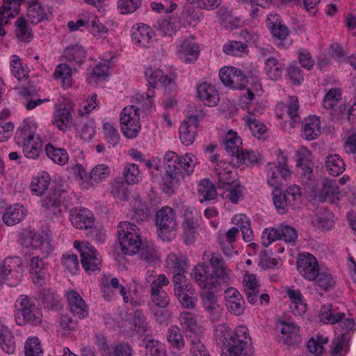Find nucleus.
Listing matches in <instances>:
<instances>
[{
	"mask_svg": "<svg viewBox=\"0 0 356 356\" xmlns=\"http://www.w3.org/2000/svg\"><path fill=\"white\" fill-rule=\"evenodd\" d=\"M87 29L97 39L104 38L108 33V29L100 22L96 16L88 17Z\"/></svg>",
	"mask_w": 356,
	"mask_h": 356,
	"instance_id": "55",
	"label": "nucleus"
},
{
	"mask_svg": "<svg viewBox=\"0 0 356 356\" xmlns=\"http://www.w3.org/2000/svg\"><path fill=\"white\" fill-rule=\"evenodd\" d=\"M111 174V168L106 164H98L95 165L89 174L86 183V189L96 186L104 181Z\"/></svg>",
	"mask_w": 356,
	"mask_h": 356,
	"instance_id": "33",
	"label": "nucleus"
},
{
	"mask_svg": "<svg viewBox=\"0 0 356 356\" xmlns=\"http://www.w3.org/2000/svg\"><path fill=\"white\" fill-rule=\"evenodd\" d=\"M284 67L277 58L269 57L265 60L264 72L268 79L277 81L282 78Z\"/></svg>",
	"mask_w": 356,
	"mask_h": 356,
	"instance_id": "36",
	"label": "nucleus"
},
{
	"mask_svg": "<svg viewBox=\"0 0 356 356\" xmlns=\"http://www.w3.org/2000/svg\"><path fill=\"white\" fill-rule=\"evenodd\" d=\"M70 311L74 316L79 318H84L88 316V307L81 295L74 290L69 291L66 293Z\"/></svg>",
	"mask_w": 356,
	"mask_h": 356,
	"instance_id": "30",
	"label": "nucleus"
},
{
	"mask_svg": "<svg viewBox=\"0 0 356 356\" xmlns=\"http://www.w3.org/2000/svg\"><path fill=\"white\" fill-rule=\"evenodd\" d=\"M200 47L193 38L183 40L179 46L177 55L184 63H189L196 61L200 55Z\"/></svg>",
	"mask_w": 356,
	"mask_h": 356,
	"instance_id": "20",
	"label": "nucleus"
},
{
	"mask_svg": "<svg viewBox=\"0 0 356 356\" xmlns=\"http://www.w3.org/2000/svg\"><path fill=\"white\" fill-rule=\"evenodd\" d=\"M22 148L24 155L29 159H37L42 151L41 138L17 143Z\"/></svg>",
	"mask_w": 356,
	"mask_h": 356,
	"instance_id": "37",
	"label": "nucleus"
},
{
	"mask_svg": "<svg viewBox=\"0 0 356 356\" xmlns=\"http://www.w3.org/2000/svg\"><path fill=\"white\" fill-rule=\"evenodd\" d=\"M180 156L173 151H168L163 157L165 172L170 177H177L180 174Z\"/></svg>",
	"mask_w": 356,
	"mask_h": 356,
	"instance_id": "38",
	"label": "nucleus"
},
{
	"mask_svg": "<svg viewBox=\"0 0 356 356\" xmlns=\"http://www.w3.org/2000/svg\"><path fill=\"white\" fill-rule=\"evenodd\" d=\"M204 310L212 323L221 320L224 312L223 307L218 303L217 296L212 292H204L201 295Z\"/></svg>",
	"mask_w": 356,
	"mask_h": 356,
	"instance_id": "16",
	"label": "nucleus"
},
{
	"mask_svg": "<svg viewBox=\"0 0 356 356\" xmlns=\"http://www.w3.org/2000/svg\"><path fill=\"white\" fill-rule=\"evenodd\" d=\"M157 234L163 241H171L177 235L178 223L172 208L165 206L156 213Z\"/></svg>",
	"mask_w": 356,
	"mask_h": 356,
	"instance_id": "4",
	"label": "nucleus"
},
{
	"mask_svg": "<svg viewBox=\"0 0 356 356\" xmlns=\"http://www.w3.org/2000/svg\"><path fill=\"white\" fill-rule=\"evenodd\" d=\"M27 215L26 208L19 204L8 207L2 216L3 222L8 226H13L22 221Z\"/></svg>",
	"mask_w": 356,
	"mask_h": 356,
	"instance_id": "29",
	"label": "nucleus"
},
{
	"mask_svg": "<svg viewBox=\"0 0 356 356\" xmlns=\"http://www.w3.org/2000/svg\"><path fill=\"white\" fill-rule=\"evenodd\" d=\"M178 321L185 332L199 334L203 332L202 326L198 322L197 316L193 313L186 311L181 312L178 317Z\"/></svg>",
	"mask_w": 356,
	"mask_h": 356,
	"instance_id": "31",
	"label": "nucleus"
},
{
	"mask_svg": "<svg viewBox=\"0 0 356 356\" xmlns=\"http://www.w3.org/2000/svg\"><path fill=\"white\" fill-rule=\"evenodd\" d=\"M20 95L23 98L22 104L27 110H32L37 106L49 101V99H33L35 95L27 88H22L20 91Z\"/></svg>",
	"mask_w": 356,
	"mask_h": 356,
	"instance_id": "57",
	"label": "nucleus"
},
{
	"mask_svg": "<svg viewBox=\"0 0 356 356\" xmlns=\"http://www.w3.org/2000/svg\"><path fill=\"white\" fill-rule=\"evenodd\" d=\"M325 168L332 176H339L346 169L343 159L337 154L328 155L325 161Z\"/></svg>",
	"mask_w": 356,
	"mask_h": 356,
	"instance_id": "41",
	"label": "nucleus"
},
{
	"mask_svg": "<svg viewBox=\"0 0 356 356\" xmlns=\"http://www.w3.org/2000/svg\"><path fill=\"white\" fill-rule=\"evenodd\" d=\"M232 222L240 228L243 234V238L245 242L251 241L253 239V232L250 227V220L245 214H236L232 218Z\"/></svg>",
	"mask_w": 356,
	"mask_h": 356,
	"instance_id": "42",
	"label": "nucleus"
},
{
	"mask_svg": "<svg viewBox=\"0 0 356 356\" xmlns=\"http://www.w3.org/2000/svg\"><path fill=\"white\" fill-rule=\"evenodd\" d=\"M299 102L298 97L296 96H291L288 98L287 102H280L276 105L275 113L277 116L282 119L285 115L291 120L293 127H295V123L299 122L300 117L298 114Z\"/></svg>",
	"mask_w": 356,
	"mask_h": 356,
	"instance_id": "19",
	"label": "nucleus"
},
{
	"mask_svg": "<svg viewBox=\"0 0 356 356\" xmlns=\"http://www.w3.org/2000/svg\"><path fill=\"white\" fill-rule=\"evenodd\" d=\"M26 15L31 23L37 24L44 18V13L38 2L32 1L29 5Z\"/></svg>",
	"mask_w": 356,
	"mask_h": 356,
	"instance_id": "58",
	"label": "nucleus"
},
{
	"mask_svg": "<svg viewBox=\"0 0 356 356\" xmlns=\"http://www.w3.org/2000/svg\"><path fill=\"white\" fill-rule=\"evenodd\" d=\"M212 272L209 273V266L204 264L196 265L192 276L195 282L204 289H217L225 286L232 282V270L226 266L222 257L212 253L209 259Z\"/></svg>",
	"mask_w": 356,
	"mask_h": 356,
	"instance_id": "2",
	"label": "nucleus"
},
{
	"mask_svg": "<svg viewBox=\"0 0 356 356\" xmlns=\"http://www.w3.org/2000/svg\"><path fill=\"white\" fill-rule=\"evenodd\" d=\"M26 356H42L43 350L37 337H30L25 342Z\"/></svg>",
	"mask_w": 356,
	"mask_h": 356,
	"instance_id": "64",
	"label": "nucleus"
},
{
	"mask_svg": "<svg viewBox=\"0 0 356 356\" xmlns=\"http://www.w3.org/2000/svg\"><path fill=\"white\" fill-rule=\"evenodd\" d=\"M104 139L112 146H115L120 141V136L113 122L109 119L102 120Z\"/></svg>",
	"mask_w": 356,
	"mask_h": 356,
	"instance_id": "48",
	"label": "nucleus"
},
{
	"mask_svg": "<svg viewBox=\"0 0 356 356\" xmlns=\"http://www.w3.org/2000/svg\"><path fill=\"white\" fill-rule=\"evenodd\" d=\"M24 0H4L0 8V35H6L5 29L1 26L3 21L14 17L19 11V6Z\"/></svg>",
	"mask_w": 356,
	"mask_h": 356,
	"instance_id": "32",
	"label": "nucleus"
},
{
	"mask_svg": "<svg viewBox=\"0 0 356 356\" xmlns=\"http://www.w3.org/2000/svg\"><path fill=\"white\" fill-rule=\"evenodd\" d=\"M197 159L192 153H186L180 156V174L189 175L194 171Z\"/></svg>",
	"mask_w": 356,
	"mask_h": 356,
	"instance_id": "60",
	"label": "nucleus"
},
{
	"mask_svg": "<svg viewBox=\"0 0 356 356\" xmlns=\"http://www.w3.org/2000/svg\"><path fill=\"white\" fill-rule=\"evenodd\" d=\"M197 192L199 195L202 197L201 202L213 200L217 196L216 190L212 182L209 179L200 181L198 184Z\"/></svg>",
	"mask_w": 356,
	"mask_h": 356,
	"instance_id": "54",
	"label": "nucleus"
},
{
	"mask_svg": "<svg viewBox=\"0 0 356 356\" xmlns=\"http://www.w3.org/2000/svg\"><path fill=\"white\" fill-rule=\"evenodd\" d=\"M30 274L34 284L42 286L49 277V266L42 259L33 257L29 261Z\"/></svg>",
	"mask_w": 356,
	"mask_h": 356,
	"instance_id": "22",
	"label": "nucleus"
},
{
	"mask_svg": "<svg viewBox=\"0 0 356 356\" xmlns=\"http://www.w3.org/2000/svg\"><path fill=\"white\" fill-rule=\"evenodd\" d=\"M220 189L224 190L222 193V197L235 204L243 199L245 193V188L236 181Z\"/></svg>",
	"mask_w": 356,
	"mask_h": 356,
	"instance_id": "35",
	"label": "nucleus"
},
{
	"mask_svg": "<svg viewBox=\"0 0 356 356\" xmlns=\"http://www.w3.org/2000/svg\"><path fill=\"white\" fill-rule=\"evenodd\" d=\"M61 194L56 191H49L41 200V212L49 218L60 216L63 212Z\"/></svg>",
	"mask_w": 356,
	"mask_h": 356,
	"instance_id": "13",
	"label": "nucleus"
},
{
	"mask_svg": "<svg viewBox=\"0 0 356 356\" xmlns=\"http://www.w3.org/2000/svg\"><path fill=\"white\" fill-rule=\"evenodd\" d=\"M201 220V214L195 209L187 207L184 209L182 229L184 242L187 245L193 244L195 241Z\"/></svg>",
	"mask_w": 356,
	"mask_h": 356,
	"instance_id": "12",
	"label": "nucleus"
},
{
	"mask_svg": "<svg viewBox=\"0 0 356 356\" xmlns=\"http://www.w3.org/2000/svg\"><path fill=\"white\" fill-rule=\"evenodd\" d=\"M276 163H268L266 166L267 182L270 186L277 188L282 183L291 175V171L288 165V157L280 149L276 152Z\"/></svg>",
	"mask_w": 356,
	"mask_h": 356,
	"instance_id": "6",
	"label": "nucleus"
},
{
	"mask_svg": "<svg viewBox=\"0 0 356 356\" xmlns=\"http://www.w3.org/2000/svg\"><path fill=\"white\" fill-rule=\"evenodd\" d=\"M100 289L104 298L107 300H111L114 296V290L118 289L124 302H130L132 305L138 304L137 301L129 298L124 287L120 284L116 277L111 278L108 275H104L101 280Z\"/></svg>",
	"mask_w": 356,
	"mask_h": 356,
	"instance_id": "15",
	"label": "nucleus"
},
{
	"mask_svg": "<svg viewBox=\"0 0 356 356\" xmlns=\"http://www.w3.org/2000/svg\"><path fill=\"white\" fill-rule=\"evenodd\" d=\"M211 163L212 177L216 179L218 188H225L236 181L234 167L225 161L220 159L219 154H212L209 158Z\"/></svg>",
	"mask_w": 356,
	"mask_h": 356,
	"instance_id": "8",
	"label": "nucleus"
},
{
	"mask_svg": "<svg viewBox=\"0 0 356 356\" xmlns=\"http://www.w3.org/2000/svg\"><path fill=\"white\" fill-rule=\"evenodd\" d=\"M318 318L321 322L327 325L339 324L342 332H348L355 327L353 318L348 317L346 314L341 312L339 308L332 304H325L321 306Z\"/></svg>",
	"mask_w": 356,
	"mask_h": 356,
	"instance_id": "5",
	"label": "nucleus"
},
{
	"mask_svg": "<svg viewBox=\"0 0 356 356\" xmlns=\"http://www.w3.org/2000/svg\"><path fill=\"white\" fill-rule=\"evenodd\" d=\"M145 76L148 83L153 89L149 90L146 93L142 95L141 98L147 105L152 106L155 95L154 89L159 85L161 86L170 85L174 81L175 78L172 75L165 74L162 70L153 67L147 68L145 71Z\"/></svg>",
	"mask_w": 356,
	"mask_h": 356,
	"instance_id": "10",
	"label": "nucleus"
},
{
	"mask_svg": "<svg viewBox=\"0 0 356 356\" xmlns=\"http://www.w3.org/2000/svg\"><path fill=\"white\" fill-rule=\"evenodd\" d=\"M64 56L70 61L81 64L86 58V51L81 46L76 44L67 48Z\"/></svg>",
	"mask_w": 356,
	"mask_h": 356,
	"instance_id": "59",
	"label": "nucleus"
},
{
	"mask_svg": "<svg viewBox=\"0 0 356 356\" xmlns=\"http://www.w3.org/2000/svg\"><path fill=\"white\" fill-rule=\"evenodd\" d=\"M118 240L122 252L126 254L132 255L138 253L142 246L138 227L128 221L119 224Z\"/></svg>",
	"mask_w": 356,
	"mask_h": 356,
	"instance_id": "3",
	"label": "nucleus"
},
{
	"mask_svg": "<svg viewBox=\"0 0 356 356\" xmlns=\"http://www.w3.org/2000/svg\"><path fill=\"white\" fill-rule=\"evenodd\" d=\"M10 66L12 74L18 80L20 81L28 77V67L23 65L21 58L17 55L10 56Z\"/></svg>",
	"mask_w": 356,
	"mask_h": 356,
	"instance_id": "53",
	"label": "nucleus"
},
{
	"mask_svg": "<svg viewBox=\"0 0 356 356\" xmlns=\"http://www.w3.org/2000/svg\"><path fill=\"white\" fill-rule=\"evenodd\" d=\"M213 339L218 346L227 349L222 356H254L252 339L245 325L232 330L227 323L218 324L213 330Z\"/></svg>",
	"mask_w": 356,
	"mask_h": 356,
	"instance_id": "1",
	"label": "nucleus"
},
{
	"mask_svg": "<svg viewBox=\"0 0 356 356\" xmlns=\"http://www.w3.org/2000/svg\"><path fill=\"white\" fill-rule=\"evenodd\" d=\"M23 261L19 257H8L0 264V285L15 286L24 275Z\"/></svg>",
	"mask_w": 356,
	"mask_h": 356,
	"instance_id": "7",
	"label": "nucleus"
},
{
	"mask_svg": "<svg viewBox=\"0 0 356 356\" xmlns=\"http://www.w3.org/2000/svg\"><path fill=\"white\" fill-rule=\"evenodd\" d=\"M225 299L227 309L234 315L242 314L245 308V300L240 292L234 287L225 291Z\"/></svg>",
	"mask_w": 356,
	"mask_h": 356,
	"instance_id": "24",
	"label": "nucleus"
},
{
	"mask_svg": "<svg viewBox=\"0 0 356 356\" xmlns=\"http://www.w3.org/2000/svg\"><path fill=\"white\" fill-rule=\"evenodd\" d=\"M197 97L205 105L214 106L220 101V95L216 87L208 83H202L197 87Z\"/></svg>",
	"mask_w": 356,
	"mask_h": 356,
	"instance_id": "28",
	"label": "nucleus"
},
{
	"mask_svg": "<svg viewBox=\"0 0 356 356\" xmlns=\"http://www.w3.org/2000/svg\"><path fill=\"white\" fill-rule=\"evenodd\" d=\"M72 121V116L70 108L65 106H60L54 111L51 122L60 131H67L70 127Z\"/></svg>",
	"mask_w": 356,
	"mask_h": 356,
	"instance_id": "34",
	"label": "nucleus"
},
{
	"mask_svg": "<svg viewBox=\"0 0 356 356\" xmlns=\"http://www.w3.org/2000/svg\"><path fill=\"white\" fill-rule=\"evenodd\" d=\"M266 26L273 35L280 42L277 44L278 46L286 49L291 45V42L287 44H284V41L289 35V29L285 25L282 24L278 15L270 14L268 15Z\"/></svg>",
	"mask_w": 356,
	"mask_h": 356,
	"instance_id": "17",
	"label": "nucleus"
},
{
	"mask_svg": "<svg viewBox=\"0 0 356 356\" xmlns=\"http://www.w3.org/2000/svg\"><path fill=\"white\" fill-rule=\"evenodd\" d=\"M122 176L126 184L129 185L136 184L142 180L138 165L134 163H126L122 170Z\"/></svg>",
	"mask_w": 356,
	"mask_h": 356,
	"instance_id": "50",
	"label": "nucleus"
},
{
	"mask_svg": "<svg viewBox=\"0 0 356 356\" xmlns=\"http://www.w3.org/2000/svg\"><path fill=\"white\" fill-rule=\"evenodd\" d=\"M198 125L199 118L197 115H191L181 124L179 138L183 145L189 146L194 143Z\"/></svg>",
	"mask_w": 356,
	"mask_h": 356,
	"instance_id": "18",
	"label": "nucleus"
},
{
	"mask_svg": "<svg viewBox=\"0 0 356 356\" xmlns=\"http://www.w3.org/2000/svg\"><path fill=\"white\" fill-rule=\"evenodd\" d=\"M167 341L177 350H182L185 346L184 334L177 325L170 326L166 333Z\"/></svg>",
	"mask_w": 356,
	"mask_h": 356,
	"instance_id": "45",
	"label": "nucleus"
},
{
	"mask_svg": "<svg viewBox=\"0 0 356 356\" xmlns=\"http://www.w3.org/2000/svg\"><path fill=\"white\" fill-rule=\"evenodd\" d=\"M154 36L153 30L145 24H138L131 29V40L138 47H149Z\"/></svg>",
	"mask_w": 356,
	"mask_h": 356,
	"instance_id": "23",
	"label": "nucleus"
},
{
	"mask_svg": "<svg viewBox=\"0 0 356 356\" xmlns=\"http://www.w3.org/2000/svg\"><path fill=\"white\" fill-rule=\"evenodd\" d=\"M45 151L47 156L60 165H64L69 160L68 154L65 149L56 147L51 143L46 145Z\"/></svg>",
	"mask_w": 356,
	"mask_h": 356,
	"instance_id": "46",
	"label": "nucleus"
},
{
	"mask_svg": "<svg viewBox=\"0 0 356 356\" xmlns=\"http://www.w3.org/2000/svg\"><path fill=\"white\" fill-rule=\"evenodd\" d=\"M70 220L72 225L76 229H87L94 225L93 213L90 210L83 207L72 209Z\"/></svg>",
	"mask_w": 356,
	"mask_h": 356,
	"instance_id": "21",
	"label": "nucleus"
},
{
	"mask_svg": "<svg viewBox=\"0 0 356 356\" xmlns=\"http://www.w3.org/2000/svg\"><path fill=\"white\" fill-rule=\"evenodd\" d=\"M335 338L332 343V356H345L348 352V341L345 332Z\"/></svg>",
	"mask_w": 356,
	"mask_h": 356,
	"instance_id": "62",
	"label": "nucleus"
},
{
	"mask_svg": "<svg viewBox=\"0 0 356 356\" xmlns=\"http://www.w3.org/2000/svg\"><path fill=\"white\" fill-rule=\"evenodd\" d=\"M74 247L79 251L81 265L87 273L100 270L101 257L93 246L86 241H75Z\"/></svg>",
	"mask_w": 356,
	"mask_h": 356,
	"instance_id": "11",
	"label": "nucleus"
},
{
	"mask_svg": "<svg viewBox=\"0 0 356 356\" xmlns=\"http://www.w3.org/2000/svg\"><path fill=\"white\" fill-rule=\"evenodd\" d=\"M277 327L282 334L285 337V343L291 344L295 342L299 333V327L296 325L281 321L277 323Z\"/></svg>",
	"mask_w": 356,
	"mask_h": 356,
	"instance_id": "51",
	"label": "nucleus"
},
{
	"mask_svg": "<svg viewBox=\"0 0 356 356\" xmlns=\"http://www.w3.org/2000/svg\"><path fill=\"white\" fill-rule=\"evenodd\" d=\"M261 110H257L243 117V120L248 126L252 134L258 138L264 136L267 130L265 124L259 121L255 117L257 113L261 114Z\"/></svg>",
	"mask_w": 356,
	"mask_h": 356,
	"instance_id": "39",
	"label": "nucleus"
},
{
	"mask_svg": "<svg viewBox=\"0 0 356 356\" xmlns=\"http://www.w3.org/2000/svg\"><path fill=\"white\" fill-rule=\"evenodd\" d=\"M120 123L124 137L136 138L141 130L139 109L134 105L125 106L120 113Z\"/></svg>",
	"mask_w": 356,
	"mask_h": 356,
	"instance_id": "9",
	"label": "nucleus"
},
{
	"mask_svg": "<svg viewBox=\"0 0 356 356\" xmlns=\"http://www.w3.org/2000/svg\"><path fill=\"white\" fill-rule=\"evenodd\" d=\"M146 356H165V345L156 340H148L146 346Z\"/></svg>",
	"mask_w": 356,
	"mask_h": 356,
	"instance_id": "63",
	"label": "nucleus"
},
{
	"mask_svg": "<svg viewBox=\"0 0 356 356\" xmlns=\"http://www.w3.org/2000/svg\"><path fill=\"white\" fill-rule=\"evenodd\" d=\"M313 281L324 291L330 290L336 284L334 278L326 268H321L316 278Z\"/></svg>",
	"mask_w": 356,
	"mask_h": 356,
	"instance_id": "56",
	"label": "nucleus"
},
{
	"mask_svg": "<svg viewBox=\"0 0 356 356\" xmlns=\"http://www.w3.org/2000/svg\"><path fill=\"white\" fill-rule=\"evenodd\" d=\"M223 52L229 56H243L248 54V45L236 40H229L222 47Z\"/></svg>",
	"mask_w": 356,
	"mask_h": 356,
	"instance_id": "52",
	"label": "nucleus"
},
{
	"mask_svg": "<svg viewBox=\"0 0 356 356\" xmlns=\"http://www.w3.org/2000/svg\"><path fill=\"white\" fill-rule=\"evenodd\" d=\"M297 268L300 274L309 281L315 280L321 270L316 258L308 252L301 253L299 255Z\"/></svg>",
	"mask_w": 356,
	"mask_h": 356,
	"instance_id": "14",
	"label": "nucleus"
},
{
	"mask_svg": "<svg viewBox=\"0 0 356 356\" xmlns=\"http://www.w3.org/2000/svg\"><path fill=\"white\" fill-rule=\"evenodd\" d=\"M0 346L2 350L8 353L13 354L15 350V342L10 330L0 323Z\"/></svg>",
	"mask_w": 356,
	"mask_h": 356,
	"instance_id": "43",
	"label": "nucleus"
},
{
	"mask_svg": "<svg viewBox=\"0 0 356 356\" xmlns=\"http://www.w3.org/2000/svg\"><path fill=\"white\" fill-rule=\"evenodd\" d=\"M328 341L327 337L321 334L315 335L307 341V350L314 356H321L325 352V346Z\"/></svg>",
	"mask_w": 356,
	"mask_h": 356,
	"instance_id": "47",
	"label": "nucleus"
},
{
	"mask_svg": "<svg viewBox=\"0 0 356 356\" xmlns=\"http://www.w3.org/2000/svg\"><path fill=\"white\" fill-rule=\"evenodd\" d=\"M38 127L37 122L31 118L23 120L16 131L17 143L40 138V135L37 134Z\"/></svg>",
	"mask_w": 356,
	"mask_h": 356,
	"instance_id": "27",
	"label": "nucleus"
},
{
	"mask_svg": "<svg viewBox=\"0 0 356 356\" xmlns=\"http://www.w3.org/2000/svg\"><path fill=\"white\" fill-rule=\"evenodd\" d=\"M72 70L67 64L61 63L56 66L53 76L55 80L62 81L64 88H70L72 84Z\"/></svg>",
	"mask_w": 356,
	"mask_h": 356,
	"instance_id": "49",
	"label": "nucleus"
},
{
	"mask_svg": "<svg viewBox=\"0 0 356 356\" xmlns=\"http://www.w3.org/2000/svg\"><path fill=\"white\" fill-rule=\"evenodd\" d=\"M321 134V123L319 117L309 115L302 122L300 135L306 140L316 139Z\"/></svg>",
	"mask_w": 356,
	"mask_h": 356,
	"instance_id": "25",
	"label": "nucleus"
},
{
	"mask_svg": "<svg viewBox=\"0 0 356 356\" xmlns=\"http://www.w3.org/2000/svg\"><path fill=\"white\" fill-rule=\"evenodd\" d=\"M223 144L226 152L232 156H235L241 149L242 140L237 132L229 130L224 137Z\"/></svg>",
	"mask_w": 356,
	"mask_h": 356,
	"instance_id": "40",
	"label": "nucleus"
},
{
	"mask_svg": "<svg viewBox=\"0 0 356 356\" xmlns=\"http://www.w3.org/2000/svg\"><path fill=\"white\" fill-rule=\"evenodd\" d=\"M343 195L337 181L332 179H326L323 181V187L318 195L320 201L332 204L336 203Z\"/></svg>",
	"mask_w": 356,
	"mask_h": 356,
	"instance_id": "26",
	"label": "nucleus"
},
{
	"mask_svg": "<svg viewBox=\"0 0 356 356\" xmlns=\"http://www.w3.org/2000/svg\"><path fill=\"white\" fill-rule=\"evenodd\" d=\"M341 99V89L339 88H331L328 90L323 99V106L326 109L334 108Z\"/></svg>",
	"mask_w": 356,
	"mask_h": 356,
	"instance_id": "61",
	"label": "nucleus"
},
{
	"mask_svg": "<svg viewBox=\"0 0 356 356\" xmlns=\"http://www.w3.org/2000/svg\"><path fill=\"white\" fill-rule=\"evenodd\" d=\"M50 177L46 172H42L33 178L30 188L33 194L41 195L47 190L50 184Z\"/></svg>",
	"mask_w": 356,
	"mask_h": 356,
	"instance_id": "44",
	"label": "nucleus"
}]
</instances>
